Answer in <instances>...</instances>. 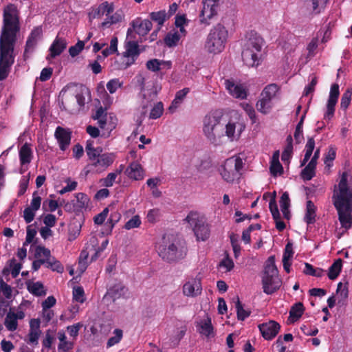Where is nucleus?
<instances>
[{"label": "nucleus", "instance_id": "obj_10", "mask_svg": "<svg viewBox=\"0 0 352 352\" xmlns=\"http://www.w3.org/2000/svg\"><path fill=\"white\" fill-rule=\"evenodd\" d=\"M243 166L244 163L240 157L232 156L228 158L221 166L220 174L225 181L232 183L240 178Z\"/></svg>", "mask_w": 352, "mask_h": 352}, {"label": "nucleus", "instance_id": "obj_6", "mask_svg": "<svg viewBox=\"0 0 352 352\" xmlns=\"http://www.w3.org/2000/svg\"><path fill=\"white\" fill-rule=\"evenodd\" d=\"M228 38V31L221 23L214 25L207 35L205 49L209 54H218L222 52L226 47Z\"/></svg>", "mask_w": 352, "mask_h": 352}, {"label": "nucleus", "instance_id": "obj_5", "mask_svg": "<svg viewBox=\"0 0 352 352\" xmlns=\"http://www.w3.org/2000/svg\"><path fill=\"white\" fill-rule=\"evenodd\" d=\"M19 30V12L16 6L10 3L3 8L0 40L16 42Z\"/></svg>", "mask_w": 352, "mask_h": 352}, {"label": "nucleus", "instance_id": "obj_63", "mask_svg": "<svg viewBox=\"0 0 352 352\" xmlns=\"http://www.w3.org/2000/svg\"><path fill=\"white\" fill-rule=\"evenodd\" d=\"M82 327V324L80 322H78L71 326L67 327V331L70 336L73 338H76L78 335L79 330Z\"/></svg>", "mask_w": 352, "mask_h": 352}, {"label": "nucleus", "instance_id": "obj_27", "mask_svg": "<svg viewBox=\"0 0 352 352\" xmlns=\"http://www.w3.org/2000/svg\"><path fill=\"white\" fill-rule=\"evenodd\" d=\"M128 292V289L122 283H117L108 289L107 295L109 296L113 300L124 297Z\"/></svg>", "mask_w": 352, "mask_h": 352}, {"label": "nucleus", "instance_id": "obj_31", "mask_svg": "<svg viewBox=\"0 0 352 352\" xmlns=\"http://www.w3.org/2000/svg\"><path fill=\"white\" fill-rule=\"evenodd\" d=\"M28 291L36 296H42L46 294V290L42 283L38 282H28L27 283Z\"/></svg>", "mask_w": 352, "mask_h": 352}, {"label": "nucleus", "instance_id": "obj_43", "mask_svg": "<svg viewBox=\"0 0 352 352\" xmlns=\"http://www.w3.org/2000/svg\"><path fill=\"white\" fill-rule=\"evenodd\" d=\"M212 327L211 324V320L210 318L201 322L200 324L199 333L205 335L206 336H210L212 333Z\"/></svg>", "mask_w": 352, "mask_h": 352}, {"label": "nucleus", "instance_id": "obj_20", "mask_svg": "<svg viewBox=\"0 0 352 352\" xmlns=\"http://www.w3.org/2000/svg\"><path fill=\"white\" fill-rule=\"evenodd\" d=\"M201 284L200 279L192 278L186 282L183 286V293L188 297H195L201 293Z\"/></svg>", "mask_w": 352, "mask_h": 352}, {"label": "nucleus", "instance_id": "obj_39", "mask_svg": "<svg viewBox=\"0 0 352 352\" xmlns=\"http://www.w3.org/2000/svg\"><path fill=\"white\" fill-rule=\"evenodd\" d=\"M113 334L114 336L111 337L107 341V346L108 348L111 347L115 344L119 343L123 336L122 330L120 329H116L113 331Z\"/></svg>", "mask_w": 352, "mask_h": 352}, {"label": "nucleus", "instance_id": "obj_30", "mask_svg": "<svg viewBox=\"0 0 352 352\" xmlns=\"http://www.w3.org/2000/svg\"><path fill=\"white\" fill-rule=\"evenodd\" d=\"M305 308L302 302H297L294 304L289 311V320L293 323L297 321L303 314Z\"/></svg>", "mask_w": 352, "mask_h": 352}, {"label": "nucleus", "instance_id": "obj_18", "mask_svg": "<svg viewBox=\"0 0 352 352\" xmlns=\"http://www.w3.org/2000/svg\"><path fill=\"white\" fill-rule=\"evenodd\" d=\"M280 324L274 320H270L258 325V329L262 336L267 340H272L276 336L280 330Z\"/></svg>", "mask_w": 352, "mask_h": 352}, {"label": "nucleus", "instance_id": "obj_42", "mask_svg": "<svg viewBox=\"0 0 352 352\" xmlns=\"http://www.w3.org/2000/svg\"><path fill=\"white\" fill-rule=\"evenodd\" d=\"M352 96V89H347L342 94L340 102L341 109L346 110L350 104Z\"/></svg>", "mask_w": 352, "mask_h": 352}, {"label": "nucleus", "instance_id": "obj_51", "mask_svg": "<svg viewBox=\"0 0 352 352\" xmlns=\"http://www.w3.org/2000/svg\"><path fill=\"white\" fill-rule=\"evenodd\" d=\"M269 208L274 220L280 219V214L274 198H271L269 204Z\"/></svg>", "mask_w": 352, "mask_h": 352}, {"label": "nucleus", "instance_id": "obj_35", "mask_svg": "<svg viewBox=\"0 0 352 352\" xmlns=\"http://www.w3.org/2000/svg\"><path fill=\"white\" fill-rule=\"evenodd\" d=\"M180 38H181V36H180L179 32H170L165 36L164 43L169 47H175L178 44V42L180 40Z\"/></svg>", "mask_w": 352, "mask_h": 352}, {"label": "nucleus", "instance_id": "obj_4", "mask_svg": "<svg viewBox=\"0 0 352 352\" xmlns=\"http://www.w3.org/2000/svg\"><path fill=\"white\" fill-rule=\"evenodd\" d=\"M263 38L256 32H248L244 40L241 53L243 63L248 67H256L261 63Z\"/></svg>", "mask_w": 352, "mask_h": 352}, {"label": "nucleus", "instance_id": "obj_40", "mask_svg": "<svg viewBox=\"0 0 352 352\" xmlns=\"http://www.w3.org/2000/svg\"><path fill=\"white\" fill-rule=\"evenodd\" d=\"M47 267L50 268L52 271L58 273H62L64 271L63 265L54 256L50 258L47 262Z\"/></svg>", "mask_w": 352, "mask_h": 352}, {"label": "nucleus", "instance_id": "obj_17", "mask_svg": "<svg viewBox=\"0 0 352 352\" xmlns=\"http://www.w3.org/2000/svg\"><path fill=\"white\" fill-rule=\"evenodd\" d=\"M42 28L41 27H35L30 32L26 41L24 51V57L25 58L29 56L30 54L33 52L38 41L42 37Z\"/></svg>", "mask_w": 352, "mask_h": 352}, {"label": "nucleus", "instance_id": "obj_26", "mask_svg": "<svg viewBox=\"0 0 352 352\" xmlns=\"http://www.w3.org/2000/svg\"><path fill=\"white\" fill-rule=\"evenodd\" d=\"M67 45L65 39L56 37L50 47V56L55 58L59 56L66 49Z\"/></svg>", "mask_w": 352, "mask_h": 352}, {"label": "nucleus", "instance_id": "obj_53", "mask_svg": "<svg viewBox=\"0 0 352 352\" xmlns=\"http://www.w3.org/2000/svg\"><path fill=\"white\" fill-rule=\"evenodd\" d=\"M9 267L11 270V274L13 278H16L21 269V265L16 262L15 258H12L9 261Z\"/></svg>", "mask_w": 352, "mask_h": 352}, {"label": "nucleus", "instance_id": "obj_25", "mask_svg": "<svg viewBox=\"0 0 352 352\" xmlns=\"http://www.w3.org/2000/svg\"><path fill=\"white\" fill-rule=\"evenodd\" d=\"M114 10V5L113 3L104 1L100 3L98 7L93 8L91 14L94 18L100 17L103 15L109 16Z\"/></svg>", "mask_w": 352, "mask_h": 352}, {"label": "nucleus", "instance_id": "obj_15", "mask_svg": "<svg viewBox=\"0 0 352 352\" xmlns=\"http://www.w3.org/2000/svg\"><path fill=\"white\" fill-rule=\"evenodd\" d=\"M131 28L127 30V38L135 32L139 36H144L146 35L152 29V23L148 19L142 20L141 18H136L130 23Z\"/></svg>", "mask_w": 352, "mask_h": 352}, {"label": "nucleus", "instance_id": "obj_34", "mask_svg": "<svg viewBox=\"0 0 352 352\" xmlns=\"http://www.w3.org/2000/svg\"><path fill=\"white\" fill-rule=\"evenodd\" d=\"M342 266V261L341 258L337 259L329 267L328 272V277L331 280H334L338 277L341 272Z\"/></svg>", "mask_w": 352, "mask_h": 352}, {"label": "nucleus", "instance_id": "obj_64", "mask_svg": "<svg viewBox=\"0 0 352 352\" xmlns=\"http://www.w3.org/2000/svg\"><path fill=\"white\" fill-rule=\"evenodd\" d=\"M290 206V199L289 197V195L287 192H285L282 196L280 197V206L281 210H285L286 209L289 208Z\"/></svg>", "mask_w": 352, "mask_h": 352}, {"label": "nucleus", "instance_id": "obj_7", "mask_svg": "<svg viewBox=\"0 0 352 352\" xmlns=\"http://www.w3.org/2000/svg\"><path fill=\"white\" fill-rule=\"evenodd\" d=\"M263 292L272 294L281 286L282 281L278 276V271L275 265L274 256H270L265 265L261 276Z\"/></svg>", "mask_w": 352, "mask_h": 352}, {"label": "nucleus", "instance_id": "obj_22", "mask_svg": "<svg viewBox=\"0 0 352 352\" xmlns=\"http://www.w3.org/2000/svg\"><path fill=\"white\" fill-rule=\"evenodd\" d=\"M225 85L229 94L233 97L239 99H245L247 97V91L242 85L226 80Z\"/></svg>", "mask_w": 352, "mask_h": 352}, {"label": "nucleus", "instance_id": "obj_50", "mask_svg": "<svg viewBox=\"0 0 352 352\" xmlns=\"http://www.w3.org/2000/svg\"><path fill=\"white\" fill-rule=\"evenodd\" d=\"M270 173L273 176L281 175L283 171V166L279 161H271L270 167Z\"/></svg>", "mask_w": 352, "mask_h": 352}, {"label": "nucleus", "instance_id": "obj_32", "mask_svg": "<svg viewBox=\"0 0 352 352\" xmlns=\"http://www.w3.org/2000/svg\"><path fill=\"white\" fill-rule=\"evenodd\" d=\"M4 324L7 329L10 331H15L18 327V322L15 316V313L12 311L11 309L6 315Z\"/></svg>", "mask_w": 352, "mask_h": 352}, {"label": "nucleus", "instance_id": "obj_36", "mask_svg": "<svg viewBox=\"0 0 352 352\" xmlns=\"http://www.w3.org/2000/svg\"><path fill=\"white\" fill-rule=\"evenodd\" d=\"M150 18L152 21L157 23L159 25L158 30H160L167 18L166 12L165 10L153 12L150 13Z\"/></svg>", "mask_w": 352, "mask_h": 352}, {"label": "nucleus", "instance_id": "obj_13", "mask_svg": "<svg viewBox=\"0 0 352 352\" xmlns=\"http://www.w3.org/2000/svg\"><path fill=\"white\" fill-rule=\"evenodd\" d=\"M203 8L199 14L201 24L209 25L211 21L217 16L219 0H203Z\"/></svg>", "mask_w": 352, "mask_h": 352}, {"label": "nucleus", "instance_id": "obj_41", "mask_svg": "<svg viewBox=\"0 0 352 352\" xmlns=\"http://www.w3.org/2000/svg\"><path fill=\"white\" fill-rule=\"evenodd\" d=\"M318 46V37L313 38L307 46V57L313 58L316 54V50Z\"/></svg>", "mask_w": 352, "mask_h": 352}, {"label": "nucleus", "instance_id": "obj_21", "mask_svg": "<svg viewBox=\"0 0 352 352\" xmlns=\"http://www.w3.org/2000/svg\"><path fill=\"white\" fill-rule=\"evenodd\" d=\"M54 135L58 142L60 150H66L71 142V132L61 126H58Z\"/></svg>", "mask_w": 352, "mask_h": 352}, {"label": "nucleus", "instance_id": "obj_29", "mask_svg": "<svg viewBox=\"0 0 352 352\" xmlns=\"http://www.w3.org/2000/svg\"><path fill=\"white\" fill-rule=\"evenodd\" d=\"M316 207L314 204L309 200L307 201L306 212L304 220L307 224H312L316 221Z\"/></svg>", "mask_w": 352, "mask_h": 352}, {"label": "nucleus", "instance_id": "obj_59", "mask_svg": "<svg viewBox=\"0 0 352 352\" xmlns=\"http://www.w3.org/2000/svg\"><path fill=\"white\" fill-rule=\"evenodd\" d=\"M67 182V186L63 187L60 191L59 193L63 195L67 192H71L74 190L77 187V182L75 181L72 182L69 178H67L65 181Z\"/></svg>", "mask_w": 352, "mask_h": 352}, {"label": "nucleus", "instance_id": "obj_3", "mask_svg": "<svg viewBox=\"0 0 352 352\" xmlns=\"http://www.w3.org/2000/svg\"><path fill=\"white\" fill-rule=\"evenodd\" d=\"M85 151L90 162L87 165L86 174L89 172L101 173L111 166L116 160L113 153H102L100 147L95 148L93 141H87Z\"/></svg>", "mask_w": 352, "mask_h": 352}, {"label": "nucleus", "instance_id": "obj_19", "mask_svg": "<svg viewBox=\"0 0 352 352\" xmlns=\"http://www.w3.org/2000/svg\"><path fill=\"white\" fill-rule=\"evenodd\" d=\"M139 54V45L136 41H130L126 42L125 52L123 53L124 57L128 58V61L126 63V67L132 65Z\"/></svg>", "mask_w": 352, "mask_h": 352}, {"label": "nucleus", "instance_id": "obj_57", "mask_svg": "<svg viewBox=\"0 0 352 352\" xmlns=\"http://www.w3.org/2000/svg\"><path fill=\"white\" fill-rule=\"evenodd\" d=\"M109 208H105L100 213L95 216L94 221L97 225H101L104 223L109 214Z\"/></svg>", "mask_w": 352, "mask_h": 352}, {"label": "nucleus", "instance_id": "obj_58", "mask_svg": "<svg viewBox=\"0 0 352 352\" xmlns=\"http://www.w3.org/2000/svg\"><path fill=\"white\" fill-rule=\"evenodd\" d=\"M160 212L159 209H152L148 212L146 218L148 222L154 223L159 220Z\"/></svg>", "mask_w": 352, "mask_h": 352}, {"label": "nucleus", "instance_id": "obj_46", "mask_svg": "<svg viewBox=\"0 0 352 352\" xmlns=\"http://www.w3.org/2000/svg\"><path fill=\"white\" fill-rule=\"evenodd\" d=\"M122 19L120 14L115 13L106 19V20L101 23L102 28H108L112 24H116L120 22Z\"/></svg>", "mask_w": 352, "mask_h": 352}, {"label": "nucleus", "instance_id": "obj_12", "mask_svg": "<svg viewBox=\"0 0 352 352\" xmlns=\"http://www.w3.org/2000/svg\"><path fill=\"white\" fill-rule=\"evenodd\" d=\"M279 91V87L272 83L267 85L261 94V98L256 104L257 110L263 114H267L270 112L272 107V100L276 97Z\"/></svg>", "mask_w": 352, "mask_h": 352}, {"label": "nucleus", "instance_id": "obj_45", "mask_svg": "<svg viewBox=\"0 0 352 352\" xmlns=\"http://www.w3.org/2000/svg\"><path fill=\"white\" fill-rule=\"evenodd\" d=\"M123 85V82L118 78H113L110 80L107 83V89L110 94H114L118 88H120Z\"/></svg>", "mask_w": 352, "mask_h": 352}, {"label": "nucleus", "instance_id": "obj_24", "mask_svg": "<svg viewBox=\"0 0 352 352\" xmlns=\"http://www.w3.org/2000/svg\"><path fill=\"white\" fill-rule=\"evenodd\" d=\"M125 173L130 179L134 180H142L144 177V170L137 162H131Z\"/></svg>", "mask_w": 352, "mask_h": 352}, {"label": "nucleus", "instance_id": "obj_2", "mask_svg": "<svg viewBox=\"0 0 352 352\" xmlns=\"http://www.w3.org/2000/svg\"><path fill=\"white\" fill-rule=\"evenodd\" d=\"M349 175L344 172L338 184V190L333 195L341 226L347 230L352 225V188L348 184Z\"/></svg>", "mask_w": 352, "mask_h": 352}, {"label": "nucleus", "instance_id": "obj_8", "mask_svg": "<svg viewBox=\"0 0 352 352\" xmlns=\"http://www.w3.org/2000/svg\"><path fill=\"white\" fill-rule=\"evenodd\" d=\"M187 248L184 243L179 239L164 240L158 248V253L162 258L167 262H176L186 255Z\"/></svg>", "mask_w": 352, "mask_h": 352}, {"label": "nucleus", "instance_id": "obj_33", "mask_svg": "<svg viewBox=\"0 0 352 352\" xmlns=\"http://www.w3.org/2000/svg\"><path fill=\"white\" fill-rule=\"evenodd\" d=\"M233 301L235 302V307L236 310L237 318L239 320H244L250 315V311L245 310L242 304L241 303L239 296H236L233 298Z\"/></svg>", "mask_w": 352, "mask_h": 352}, {"label": "nucleus", "instance_id": "obj_61", "mask_svg": "<svg viewBox=\"0 0 352 352\" xmlns=\"http://www.w3.org/2000/svg\"><path fill=\"white\" fill-rule=\"evenodd\" d=\"M336 155V148L333 146H330L325 156L324 164L328 166H331V164H330V162H332L333 160H334Z\"/></svg>", "mask_w": 352, "mask_h": 352}, {"label": "nucleus", "instance_id": "obj_48", "mask_svg": "<svg viewBox=\"0 0 352 352\" xmlns=\"http://www.w3.org/2000/svg\"><path fill=\"white\" fill-rule=\"evenodd\" d=\"M85 46V41H78V43L69 48V53L72 57H75L80 54Z\"/></svg>", "mask_w": 352, "mask_h": 352}, {"label": "nucleus", "instance_id": "obj_52", "mask_svg": "<svg viewBox=\"0 0 352 352\" xmlns=\"http://www.w3.org/2000/svg\"><path fill=\"white\" fill-rule=\"evenodd\" d=\"M141 224V220L138 215L133 216L129 219L124 225V228L126 230H131L133 228H138Z\"/></svg>", "mask_w": 352, "mask_h": 352}, {"label": "nucleus", "instance_id": "obj_14", "mask_svg": "<svg viewBox=\"0 0 352 352\" xmlns=\"http://www.w3.org/2000/svg\"><path fill=\"white\" fill-rule=\"evenodd\" d=\"M328 0H300V10L306 16H313L322 12Z\"/></svg>", "mask_w": 352, "mask_h": 352}, {"label": "nucleus", "instance_id": "obj_16", "mask_svg": "<svg viewBox=\"0 0 352 352\" xmlns=\"http://www.w3.org/2000/svg\"><path fill=\"white\" fill-rule=\"evenodd\" d=\"M339 95V85L337 83L331 85L329 99L327 100V112L324 115V119L330 120L333 116L335 106L338 102Z\"/></svg>", "mask_w": 352, "mask_h": 352}, {"label": "nucleus", "instance_id": "obj_47", "mask_svg": "<svg viewBox=\"0 0 352 352\" xmlns=\"http://www.w3.org/2000/svg\"><path fill=\"white\" fill-rule=\"evenodd\" d=\"M35 257L48 259L51 258L52 256H51V252L49 249L43 246H38L35 250Z\"/></svg>", "mask_w": 352, "mask_h": 352}, {"label": "nucleus", "instance_id": "obj_62", "mask_svg": "<svg viewBox=\"0 0 352 352\" xmlns=\"http://www.w3.org/2000/svg\"><path fill=\"white\" fill-rule=\"evenodd\" d=\"M118 175L115 173H109L105 178L102 179L103 185L106 187H111L113 185Z\"/></svg>", "mask_w": 352, "mask_h": 352}, {"label": "nucleus", "instance_id": "obj_11", "mask_svg": "<svg viewBox=\"0 0 352 352\" xmlns=\"http://www.w3.org/2000/svg\"><path fill=\"white\" fill-rule=\"evenodd\" d=\"M193 230L197 240L206 241L210 236V228L206 218L199 213L191 211L184 219Z\"/></svg>", "mask_w": 352, "mask_h": 352}, {"label": "nucleus", "instance_id": "obj_23", "mask_svg": "<svg viewBox=\"0 0 352 352\" xmlns=\"http://www.w3.org/2000/svg\"><path fill=\"white\" fill-rule=\"evenodd\" d=\"M20 163L22 167L26 164H29L33 157V153L31 148V145L28 143H25L19 149V151ZM27 168H21V173H23Z\"/></svg>", "mask_w": 352, "mask_h": 352}, {"label": "nucleus", "instance_id": "obj_56", "mask_svg": "<svg viewBox=\"0 0 352 352\" xmlns=\"http://www.w3.org/2000/svg\"><path fill=\"white\" fill-rule=\"evenodd\" d=\"M242 107L248 115L249 118L251 119L252 123H255L256 121V116L254 107L248 103L243 104Z\"/></svg>", "mask_w": 352, "mask_h": 352}, {"label": "nucleus", "instance_id": "obj_38", "mask_svg": "<svg viewBox=\"0 0 352 352\" xmlns=\"http://www.w3.org/2000/svg\"><path fill=\"white\" fill-rule=\"evenodd\" d=\"M336 293L339 298V302L347 298L349 294L347 283L343 284L342 283H339L338 284Z\"/></svg>", "mask_w": 352, "mask_h": 352}, {"label": "nucleus", "instance_id": "obj_60", "mask_svg": "<svg viewBox=\"0 0 352 352\" xmlns=\"http://www.w3.org/2000/svg\"><path fill=\"white\" fill-rule=\"evenodd\" d=\"M318 79L316 76L313 77L310 83L305 87L303 96H307L311 94H313L315 91V87L317 85Z\"/></svg>", "mask_w": 352, "mask_h": 352}, {"label": "nucleus", "instance_id": "obj_55", "mask_svg": "<svg viewBox=\"0 0 352 352\" xmlns=\"http://www.w3.org/2000/svg\"><path fill=\"white\" fill-rule=\"evenodd\" d=\"M162 63H164V62L160 61L158 59H152L146 63V67L152 72H157L160 69V65Z\"/></svg>", "mask_w": 352, "mask_h": 352}, {"label": "nucleus", "instance_id": "obj_28", "mask_svg": "<svg viewBox=\"0 0 352 352\" xmlns=\"http://www.w3.org/2000/svg\"><path fill=\"white\" fill-rule=\"evenodd\" d=\"M189 91V88H184L183 89L179 90L176 93L175 97L168 108V110L170 113H174L175 110L180 106Z\"/></svg>", "mask_w": 352, "mask_h": 352}, {"label": "nucleus", "instance_id": "obj_49", "mask_svg": "<svg viewBox=\"0 0 352 352\" xmlns=\"http://www.w3.org/2000/svg\"><path fill=\"white\" fill-rule=\"evenodd\" d=\"M85 292L82 287H76L73 289V299L78 302L82 303L85 302L84 297Z\"/></svg>", "mask_w": 352, "mask_h": 352}, {"label": "nucleus", "instance_id": "obj_37", "mask_svg": "<svg viewBox=\"0 0 352 352\" xmlns=\"http://www.w3.org/2000/svg\"><path fill=\"white\" fill-rule=\"evenodd\" d=\"M118 38L116 36L111 38L110 41V46L102 51L103 58H106L109 55H111L118 52Z\"/></svg>", "mask_w": 352, "mask_h": 352}, {"label": "nucleus", "instance_id": "obj_9", "mask_svg": "<svg viewBox=\"0 0 352 352\" xmlns=\"http://www.w3.org/2000/svg\"><path fill=\"white\" fill-rule=\"evenodd\" d=\"M14 41L0 40V81L5 80L14 62Z\"/></svg>", "mask_w": 352, "mask_h": 352}, {"label": "nucleus", "instance_id": "obj_1", "mask_svg": "<svg viewBox=\"0 0 352 352\" xmlns=\"http://www.w3.org/2000/svg\"><path fill=\"white\" fill-rule=\"evenodd\" d=\"M236 124L228 121L223 113L214 111L207 114L203 120V133L210 143L217 146L226 136L232 141L236 137Z\"/></svg>", "mask_w": 352, "mask_h": 352}, {"label": "nucleus", "instance_id": "obj_54", "mask_svg": "<svg viewBox=\"0 0 352 352\" xmlns=\"http://www.w3.org/2000/svg\"><path fill=\"white\" fill-rule=\"evenodd\" d=\"M301 176L304 180H311L315 176V168L307 165L302 170Z\"/></svg>", "mask_w": 352, "mask_h": 352}, {"label": "nucleus", "instance_id": "obj_44", "mask_svg": "<svg viewBox=\"0 0 352 352\" xmlns=\"http://www.w3.org/2000/svg\"><path fill=\"white\" fill-rule=\"evenodd\" d=\"M164 111V106L162 102H157L151 110L149 118L157 119L161 117Z\"/></svg>", "mask_w": 352, "mask_h": 352}]
</instances>
